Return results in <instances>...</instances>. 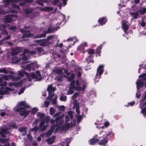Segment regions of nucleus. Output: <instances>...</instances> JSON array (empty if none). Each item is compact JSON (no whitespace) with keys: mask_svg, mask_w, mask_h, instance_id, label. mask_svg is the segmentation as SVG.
I'll return each mask as SVG.
<instances>
[{"mask_svg":"<svg viewBox=\"0 0 146 146\" xmlns=\"http://www.w3.org/2000/svg\"><path fill=\"white\" fill-rule=\"evenodd\" d=\"M55 138V136H52V137L47 139V142L48 144H52L54 143Z\"/></svg>","mask_w":146,"mask_h":146,"instance_id":"nucleus-16","label":"nucleus"},{"mask_svg":"<svg viewBox=\"0 0 146 146\" xmlns=\"http://www.w3.org/2000/svg\"><path fill=\"white\" fill-rule=\"evenodd\" d=\"M130 14L132 17L135 19H137L139 15V14L138 11H136L135 12L130 13Z\"/></svg>","mask_w":146,"mask_h":146,"instance_id":"nucleus-19","label":"nucleus"},{"mask_svg":"<svg viewBox=\"0 0 146 146\" xmlns=\"http://www.w3.org/2000/svg\"><path fill=\"white\" fill-rule=\"evenodd\" d=\"M73 89L70 88H69V89L66 93V95H70L73 94L74 92V91L73 90Z\"/></svg>","mask_w":146,"mask_h":146,"instance_id":"nucleus-28","label":"nucleus"},{"mask_svg":"<svg viewBox=\"0 0 146 146\" xmlns=\"http://www.w3.org/2000/svg\"><path fill=\"white\" fill-rule=\"evenodd\" d=\"M38 127L37 126H36L33 128L31 129L30 130L32 132L35 131V132H36L38 131Z\"/></svg>","mask_w":146,"mask_h":146,"instance_id":"nucleus-41","label":"nucleus"},{"mask_svg":"<svg viewBox=\"0 0 146 146\" xmlns=\"http://www.w3.org/2000/svg\"><path fill=\"white\" fill-rule=\"evenodd\" d=\"M6 27V26L4 25H0V30H1V31L5 29Z\"/></svg>","mask_w":146,"mask_h":146,"instance_id":"nucleus-53","label":"nucleus"},{"mask_svg":"<svg viewBox=\"0 0 146 146\" xmlns=\"http://www.w3.org/2000/svg\"><path fill=\"white\" fill-rule=\"evenodd\" d=\"M4 2L5 3L4 5L5 7H6L9 3H12V0H4Z\"/></svg>","mask_w":146,"mask_h":146,"instance_id":"nucleus-36","label":"nucleus"},{"mask_svg":"<svg viewBox=\"0 0 146 146\" xmlns=\"http://www.w3.org/2000/svg\"><path fill=\"white\" fill-rule=\"evenodd\" d=\"M48 2V1L47 0H36V3L41 6H43L44 3H45Z\"/></svg>","mask_w":146,"mask_h":146,"instance_id":"nucleus-17","label":"nucleus"},{"mask_svg":"<svg viewBox=\"0 0 146 146\" xmlns=\"http://www.w3.org/2000/svg\"><path fill=\"white\" fill-rule=\"evenodd\" d=\"M36 50L39 53H41L42 51V49L41 47H38L36 48Z\"/></svg>","mask_w":146,"mask_h":146,"instance_id":"nucleus-52","label":"nucleus"},{"mask_svg":"<svg viewBox=\"0 0 146 146\" xmlns=\"http://www.w3.org/2000/svg\"><path fill=\"white\" fill-rule=\"evenodd\" d=\"M26 103L25 101L19 102L15 110L16 111L19 112V114L21 116H23L24 115L25 117H26L31 112V110H26V108H30L29 106Z\"/></svg>","mask_w":146,"mask_h":146,"instance_id":"nucleus-1","label":"nucleus"},{"mask_svg":"<svg viewBox=\"0 0 146 146\" xmlns=\"http://www.w3.org/2000/svg\"><path fill=\"white\" fill-rule=\"evenodd\" d=\"M0 72L4 73L5 74H7L8 73V71L5 68H2L1 69H0Z\"/></svg>","mask_w":146,"mask_h":146,"instance_id":"nucleus-45","label":"nucleus"},{"mask_svg":"<svg viewBox=\"0 0 146 146\" xmlns=\"http://www.w3.org/2000/svg\"><path fill=\"white\" fill-rule=\"evenodd\" d=\"M78 50L80 51L83 50L82 51H81V52H82L83 54L85 53V52L84 51V45H82V44L79 46L78 48Z\"/></svg>","mask_w":146,"mask_h":146,"instance_id":"nucleus-26","label":"nucleus"},{"mask_svg":"<svg viewBox=\"0 0 146 146\" xmlns=\"http://www.w3.org/2000/svg\"><path fill=\"white\" fill-rule=\"evenodd\" d=\"M62 69H58L56 70V74H62Z\"/></svg>","mask_w":146,"mask_h":146,"instance_id":"nucleus-54","label":"nucleus"},{"mask_svg":"<svg viewBox=\"0 0 146 146\" xmlns=\"http://www.w3.org/2000/svg\"><path fill=\"white\" fill-rule=\"evenodd\" d=\"M33 12V9L30 8L27 9L25 10V12L26 14H31Z\"/></svg>","mask_w":146,"mask_h":146,"instance_id":"nucleus-33","label":"nucleus"},{"mask_svg":"<svg viewBox=\"0 0 146 146\" xmlns=\"http://www.w3.org/2000/svg\"><path fill=\"white\" fill-rule=\"evenodd\" d=\"M25 72H24L18 71V74L21 76H24Z\"/></svg>","mask_w":146,"mask_h":146,"instance_id":"nucleus-58","label":"nucleus"},{"mask_svg":"<svg viewBox=\"0 0 146 146\" xmlns=\"http://www.w3.org/2000/svg\"><path fill=\"white\" fill-rule=\"evenodd\" d=\"M10 127H12L14 129H17V126L15 122H13L11 124L9 125Z\"/></svg>","mask_w":146,"mask_h":146,"instance_id":"nucleus-34","label":"nucleus"},{"mask_svg":"<svg viewBox=\"0 0 146 146\" xmlns=\"http://www.w3.org/2000/svg\"><path fill=\"white\" fill-rule=\"evenodd\" d=\"M53 30L51 31V28L50 27H49V28H48V30L47 31H46L45 32V33H52L53 32Z\"/></svg>","mask_w":146,"mask_h":146,"instance_id":"nucleus-63","label":"nucleus"},{"mask_svg":"<svg viewBox=\"0 0 146 146\" xmlns=\"http://www.w3.org/2000/svg\"><path fill=\"white\" fill-rule=\"evenodd\" d=\"M107 21V19L106 17H103L99 18L98 21V22L99 23V25L98 26L100 25H105Z\"/></svg>","mask_w":146,"mask_h":146,"instance_id":"nucleus-11","label":"nucleus"},{"mask_svg":"<svg viewBox=\"0 0 146 146\" xmlns=\"http://www.w3.org/2000/svg\"><path fill=\"white\" fill-rule=\"evenodd\" d=\"M70 120L69 117L68 115H66L65 117V121L66 122H67Z\"/></svg>","mask_w":146,"mask_h":146,"instance_id":"nucleus-62","label":"nucleus"},{"mask_svg":"<svg viewBox=\"0 0 146 146\" xmlns=\"http://www.w3.org/2000/svg\"><path fill=\"white\" fill-rule=\"evenodd\" d=\"M33 36V34H32L31 33L28 34L26 33H25L23 34L22 38H29L30 37H32Z\"/></svg>","mask_w":146,"mask_h":146,"instance_id":"nucleus-18","label":"nucleus"},{"mask_svg":"<svg viewBox=\"0 0 146 146\" xmlns=\"http://www.w3.org/2000/svg\"><path fill=\"white\" fill-rule=\"evenodd\" d=\"M5 22L6 23H10L12 22V19L11 16L9 15H6L4 18Z\"/></svg>","mask_w":146,"mask_h":146,"instance_id":"nucleus-13","label":"nucleus"},{"mask_svg":"<svg viewBox=\"0 0 146 146\" xmlns=\"http://www.w3.org/2000/svg\"><path fill=\"white\" fill-rule=\"evenodd\" d=\"M65 107L64 106H60L59 108V110L60 111H64L65 110Z\"/></svg>","mask_w":146,"mask_h":146,"instance_id":"nucleus-64","label":"nucleus"},{"mask_svg":"<svg viewBox=\"0 0 146 146\" xmlns=\"http://www.w3.org/2000/svg\"><path fill=\"white\" fill-rule=\"evenodd\" d=\"M99 141V140L98 139L92 138V139L89 140V143L91 145H94Z\"/></svg>","mask_w":146,"mask_h":146,"instance_id":"nucleus-15","label":"nucleus"},{"mask_svg":"<svg viewBox=\"0 0 146 146\" xmlns=\"http://www.w3.org/2000/svg\"><path fill=\"white\" fill-rule=\"evenodd\" d=\"M104 66L103 65H99L97 68V72L94 80L95 82H98L101 77V75L104 71Z\"/></svg>","mask_w":146,"mask_h":146,"instance_id":"nucleus-2","label":"nucleus"},{"mask_svg":"<svg viewBox=\"0 0 146 146\" xmlns=\"http://www.w3.org/2000/svg\"><path fill=\"white\" fill-rule=\"evenodd\" d=\"M141 112L144 115H146V106L142 110Z\"/></svg>","mask_w":146,"mask_h":146,"instance_id":"nucleus-55","label":"nucleus"},{"mask_svg":"<svg viewBox=\"0 0 146 146\" xmlns=\"http://www.w3.org/2000/svg\"><path fill=\"white\" fill-rule=\"evenodd\" d=\"M122 28L124 32L126 34H128L129 32H127V31L128 29L129 26V25L126 24V23L124 21H122Z\"/></svg>","mask_w":146,"mask_h":146,"instance_id":"nucleus-8","label":"nucleus"},{"mask_svg":"<svg viewBox=\"0 0 146 146\" xmlns=\"http://www.w3.org/2000/svg\"><path fill=\"white\" fill-rule=\"evenodd\" d=\"M59 99L61 101L66 102L67 100V97L66 96H61Z\"/></svg>","mask_w":146,"mask_h":146,"instance_id":"nucleus-31","label":"nucleus"},{"mask_svg":"<svg viewBox=\"0 0 146 146\" xmlns=\"http://www.w3.org/2000/svg\"><path fill=\"white\" fill-rule=\"evenodd\" d=\"M50 104V102L49 101H45L44 103V105L46 108H47Z\"/></svg>","mask_w":146,"mask_h":146,"instance_id":"nucleus-60","label":"nucleus"},{"mask_svg":"<svg viewBox=\"0 0 146 146\" xmlns=\"http://www.w3.org/2000/svg\"><path fill=\"white\" fill-rule=\"evenodd\" d=\"M11 37V36L10 35H8L7 36L4 37L1 40V41H4L5 40H7L10 39Z\"/></svg>","mask_w":146,"mask_h":146,"instance_id":"nucleus-48","label":"nucleus"},{"mask_svg":"<svg viewBox=\"0 0 146 146\" xmlns=\"http://www.w3.org/2000/svg\"><path fill=\"white\" fill-rule=\"evenodd\" d=\"M10 77H13L12 78H13L15 80H19L20 79V78L19 77H13V76L9 75Z\"/></svg>","mask_w":146,"mask_h":146,"instance_id":"nucleus-61","label":"nucleus"},{"mask_svg":"<svg viewBox=\"0 0 146 146\" xmlns=\"http://www.w3.org/2000/svg\"><path fill=\"white\" fill-rule=\"evenodd\" d=\"M37 116L39 117L40 118H42L45 117V114L44 113L39 112L37 114Z\"/></svg>","mask_w":146,"mask_h":146,"instance_id":"nucleus-35","label":"nucleus"},{"mask_svg":"<svg viewBox=\"0 0 146 146\" xmlns=\"http://www.w3.org/2000/svg\"><path fill=\"white\" fill-rule=\"evenodd\" d=\"M79 94L78 92L75 93L72 96V98L74 99L76 98L77 96L79 95Z\"/></svg>","mask_w":146,"mask_h":146,"instance_id":"nucleus-47","label":"nucleus"},{"mask_svg":"<svg viewBox=\"0 0 146 146\" xmlns=\"http://www.w3.org/2000/svg\"><path fill=\"white\" fill-rule=\"evenodd\" d=\"M27 129L26 127H22L19 128V130L20 132H25L27 130Z\"/></svg>","mask_w":146,"mask_h":146,"instance_id":"nucleus-40","label":"nucleus"},{"mask_svg":"<svg viewBox=\"0 0 146 146\" xmlns=\"http://www.w3.org/2000/svg\"><path fill=\"white\" fill-rule=\"evenodd\" d=\"M1 34L3 35L4 36L7 35H8V33L7 31L6 30V29L2 30L1 31Z\"/></svg>","mask_w":146,"mask_h":146,"instance_id":"nucleus-44","label":"nucleus"},{"mask_svg":"<svg viewBox=\"0 0 146 146\" xmlns=\"http://www.w3.org/2000/svg\"><path fill=\"white\" fill-rule=\"evenodd\" d=\"M64 126L65 128L67 129H68L70 127V124L69 123H66L64 125Z\"/></svg>","mask_w":146,"mask_h":146,"instance_id":"nucleus-57","label":"nucleus"},{"mask_svg":"<svg viewBox=\"0 0 146 146\" xmlns=\"http://www.w3.org/2000/svg\"><path fill=\"white\" fill-rule=\"evenodd\" d=\"M7 85V83L5 81H4L2 83L0 84V86L1 87V89H3L4 88L2 87H5Z\"/></svg>","mask_w":146,"mask_h":146,"instance_id":"nucleus-39","label":"nucleus"},{"mask_svg":"<svg viewBox=\"0 0 146 146\" xmlns=\"http://www.w3.org/2000/svg\"><path fill=\"white\" fill-rule=\"evenodd\" d=\"M35 73L32 72L31 74V77L33 79H36L37 81H39L41 80L42 78L40 71L37 70Z\"/></svg>","mask_w":146,"mask_h":146,"instance_id":"nucleus-4","label":"nucleus"},{"mask_svg":"<svg viewBox=\"0 0 146 146\" xmlns=\"http://www.w3.org/2000/svg\"><path fill=\"white\" fill-rule=\"evenodd\" d=\"M44 124L45 122L43 120L41 121L38 127V129H40V131H44L48 127V125H44L42 127V126L44 125Z\"/></svg>","mask_w":146,"mask_h":146,"instance_id":"nucleus-7","label":"nucleus"},{"mask_svg":"<svg viewBox=\"0 0 146 146\" xmlns=\"http://www.w3.org/2000/svg\"><path fill=\"white\" fill-rule=\"evenodd\" d=\"M41 40L42 41L40 44H39V45L40 46H49L50 44V42L48 41L46 39H42Z\"/></svg>","mask_w":146,"mask_h":146,"instance_id":"nucleus-12","label":"nucleus"},{"mask_svg":"<svg viewBox=\"0 0 146 146\" xmlns=\"http://www.w3.org/2000/svg\"><path fill=\"white\" fill-rule=\"evenodd\" d=\"M26 80V79H24L20 81L19 82H18V83H12V84H14V85L16 86V87H18V86H21L23 85V81Z\"/></svg>","mask_w":146,"mask_h":146,"instance_id":"nucleus-21","label":"nucleus"},{"mask_svg":"<svg viewBox=\"0 0 146 146\" xmlns=\"http://www.w3.org/2000/svg\"><path fill=\"white\" fill-rule=\"evenodd\" d=\"M52 7H44L43 9H42L41 10L43 11H52L53 9Z\"/></svg>","mask_w":146,"mask_h":146,"instance_id":"nucleus-25","label":"nucleus"},{"mask_svg":"<svg viewBox=\"0 0 146 146\" xmlns=\"http://www.w3.org/2000/svg\"><path fill=\"white\" fill-rule=\"evenodd\" d=\"M55 88H53L52 87V85H48V88H47V91L48 92L50 91H54V90Z\"/></svg>","mask_w":146,"mask_h":146,"instance_id":"nucleus-27","label":"nucleus"},{"mask_svg":"<svg viewBox=\"0 0 146 146\" xmlns=\"http://www.w3.org/2000/svg\"><path fill=\"white\" fill-rule=\"evenodd\" d=\"M112 134V132H110L104 135L103 136V139L99 142V144L100 145H105L108 143L111 135Z\"/></svg>","mask_w":146,"mask_h":146,"instance_id":"nucleus-3","label":"nucleus"},{"mask_svg":"<svg viewBox=\"0 0 146 146\" xmlns=\"http://www.w3.org/2000/svg\"><path fill=\"white\" fill-rule=\"evenodd\" d=\"M23 56L21 58V59L23 60H26L28 59V57L25 54H23Z\"/></svg>","mask_w":146,"mask_h":146,"instance_id":"nucleus-50","label":"nucleus"},{"mask_svg":"<svg viewBox=\"0 0 146 146\" xmlns=\"http://www.w3.org/2000/svg\"><path fill=\"white\" fill-rule=\"evenodd\" d=\"M94 52L95 50L92 49H90L88 52V54H94Z\"/></svg>","mask_w":146,"mask_h":146,"instance_id":"nucleus-46","label":"nucleus"},{"mask_svg":"<svg viewBox=\"0 0 146 146\" xmlns=\"http://www.w3.org/2000/svg\"><path fill=\"white\" fill-rule=\"evenodd\" d=\"M75 76L73 73H72L71 74V76H70L68 78V82H70L72 81L74 78Z\"/></svg>","mask_w":146,"mask_h":146,"instance_id":"nucleus-29","label":"nucleus"},{"mask_svg":"<svg viewBox=\"0 0 146 146\" xmlns=\"http://www.w3.org/2000/svg\"><path fill=\"white\" fill-rule=\"evenodd\" d=\"M9 29L11 30H15L16 29V27L15 26H11L9 27Z\"/></svg>","mask_w":146,"mask_h":146,"instance_id":"nucleus-59","label":"nucleus"},{"mask_svg":"<svg viewBox=\"0 0 146 146\" xmlns=\"http://www.w3.org/2000/svg\"><path fill=\"white\" fill-rule=\"evenodd\" d=\"M53 132V130H52L51 129L49 130L46 133V137H49L52 134Z\"/></svg>","mask_w":146,"mask_h":146,"instance_id":"nucleus-32","label":"nucleus"},{"mask_svg":"<svg viewBox=\"0 0 146 146\" xmlns=\"http://www.w3.org/2000/svg\"><path fill=\"white\" fill-rule=\"evenodd\" d=\"M21 48L19 47H16L12 50L11 54L12 56H15L17 55L21 52Z\"/></svg>","mask_w":146,"mask_h":146,"instance_id":"nucleus-5","label":"nucleus"},{"mask_svg":"<svg viewBox=\"0 0 146 146\" xmlns=\"http://www.w3.org/2000/svg\"><path fill=\"white\" fill-rule=\"evenodd\" d=\"M38 68V66L36 65L35 63H31L30 64L27 65L26 66V69L30 71L32 68L34 70L36 68Z\"/></svg>","mask_w":146,"mask_h":146,"instance_id":"nucleus-10","label":"nucleus"},{"mask_svg":"<svg viewBox=\"0 0 146 146\" xmlns=\"http://www.w3.org/2000/svg\"><path fill=\"white\" fill-rule=\"evenodd\" d=\"M12 7L13 8H15L17 10V11H21V9L17 5L15 4H13Z\"/></svg>","mask_w":146,"mask_h":146,"instance_id":"nucleus-42","label":"nucleus"},{"mask_svg":"<svg viewBox=\"0 0 146 146\" xmlns=\"http://www.w3.org/2000/svg\"><path fill=\"white\" fill-rule=\"evenodd\" d=\"M57 97L56 96L54 97V98H53V99L52 100V103L53 104H56V100H57Z\"/></svg>","mask_w":146,"mask_h":146,"instance_id":"nucleus-56","label":"nucleus"},{"mask_svg":"<svg viewBox=\"0 0 146 146\" xmlns=\"http://www.w3.org/2000/svg\"><path fill=\"white\" fill-rule=\"evenodd\" d=\"M50 113L51 115H53L55 112V110L53 107H51L50 109Z\"/></svg>","mask_w":146,"mask_h":146,"instance_id":"nucleus-38","label":"nucleus"},{"mask_svg":"<svg viewBox=\"0 0 146 146\" xmlns=\"http://www.w3.org/2000/svg\"><path fill=\"white\" fill-rule=\"evenodd\" d=\"M54 91H50L48 92V96L47 98V99L50 100L54 96V92L52 93Z\"/></svg>","mask_w":146,"mask_h":146,"instance_id":"nucleus-22","label":"nucleus"},{"mask_svg":"<svg viewBox=\"0 0 146 146\" xmlns=\"http://www.w3.org/2000/svg\"><path fill=\"white\" fill-rule=\"evenodd\" d=\"M50 120V117L48 116H47L46 118H44L43 119V120L44 121L45 123L46 122V124H47L49 123Z\"/></svg>","mask_w":146,"mask_h":146,"instance_id":"nucleus-30","label":"nucleus"},{"mask_svg":"<svg viewBox=\"0 0 146 146\" xmlns=\"http://www.w3.org/2000/svg\"><path fill=\"white\" fill-rule=\"evenodd\" d=\"M138 11L140 14L144 15L146 13V8H141L140 9L138 10Z\"/></svg>","mask_w":146,"mask_h":146,"instance_id":"nucleus-23","label":"nucleus"},{"mask_svg":"<svg viewBox=\"0 0 146 146\" xmlns=\"http://www.w3.org/2000/svg\"><path fill=\"white\" fill-rule=\"evenodd\" d=\"M59 0H54L52 3L53 5L54 6L56 5L59 2Z\"/></svg>","mask_w":146,"mask_h":146,"instance_id":"nucleus-51","label":"nucleus"},{"mask_svg":"<svg viewBox=\"0 0 146 146\" xmlns=\"http://www.w3.org/2000/svg\"><path fill=\"white\" fill-rule=\"evenodd\" d=\"M46 36V33L45 32V33H42L40 34L39 35H36L35 36L34 38H41L42 37H45Z\"/></svg>","mask_w":146,"mask_h":146,"instance_id":"nucleus-24","label":"nucleus"},{"mask_svg":"<svg viewBox=\"0 0 146 146\" xmlns=\"http://www.w3.org/2000/svg\"><path fill=\"white\" fill-rule=\"evenodd\" d=\"M82 82L83 83L82 88L80 86L76 87V88L74 90H77L78 92H80L82 90H84V89H85L87 86L86 82L84 80H82Z\"/></svg>","mask_w":146,"mask_h":146,"instance_id":"nucleus-9","label":"nucleus"},{"mask_svg":"<svg viewBox=\"0 0 146 146\" xmlns=\"http://www.w3.org/2000/svg\"><path fill=\"white\" fill-rule=\"evenodd\" d=\"M75 80H74L72 81L70 84V86L69 88L70 89L71 88L75 90L76 86H75Z\"/></svg>","mask_w":146,"mask_h":146,"instance_id":"nucleus-20","label":"nucleus"},{"mask_svg":"<svg viewBox=\"0 0 146 146\" xmlns=\"http://www.w3.org/2000/svg\"><path fill=\"white\" fill-rule=\"evenodd\" d=\"M9 132L7 129L2 128L0 130V135L1 137L3 138H6V135L9 134Z\"/></svg>","mask_w":146,"mask_h":146,"instance_id":"nucleus-6","label":"nucleus"},{"mask_svg":"<svg viewBox=\"0 0 146 146\" xmlns=\"http://www.w3.org/2000/svg\"><path fill=\"white\" fill-rule=\"evenodd\" d=\"M73 113L72 111H69L68 112V114L70 116L71 119H73Z\"/></svg>","mask_w":146,"mask_h":146,"instance_id":"nucleus-43","label":"nucleus"},{"mask_svg":"<svg viewBox=\"0 0 146 146\" xmlns=\"http://www.w3.org/2000/svg\"><path fill=\"white\" fill-rule=\"evenodd\" d=\"M102 48V47L100 46V48H97L96 50V54H100L101 52L100 49Z\"/></svg>","mask_w":146,"mask_h":146,"instance_id":"nucleus-49","label":"nucleus"},{"mask_svg":"<svg viewBox=\"0 0 146 146\" xmlns=\"http://www.w3.org/2000/svg\"><path fill=\"white\" fill-rule=\"evenodd\" d=\"M38 110V109L36 107L33 108L31 111V113L33 114H35Z\"/></svg>","mask_w":146,"mask_h":146,"instance_id":"nucleus-37","label":"nucleus"},{"mask_svg":"<svg viewBox=\"0 0 146 146\" xmlns=\"http://www.w3.org/2000/svg\"><path fill=\"white\" fill-rule=\"evenodd\" d=\"M142 80H139L136 83L137 84V88L138 90L140 88L142 87L144 85V83Z\"/></svg>","mask_w":146,"mask_h":146,"instance_id":"nucleus-14","label":"nucleus"}]
</instances>
